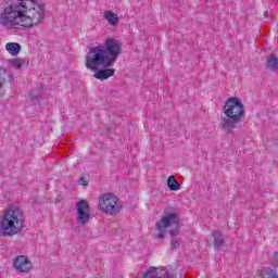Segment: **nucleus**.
<instances>
[{
  "mask_svg": "<svg viewBox=\"0 0 278 278\" xmlns=\"http://www.w3.org/2000/svg\"><path fill=\"white\" fill-rule=\"evenodd\" d=\"M45 7L36 0H7L0 25L8 29H34L45 21Z\"/></svg>",
  "mask_w": 278,
  "mask_h": 278,
  "instance_id": "f257e3e1",
  "label": "nucleus"
},
{
  "mask_svg": "<svg viewBox=\"0 0 278 278\" xmlns=\"http://www.w3.org/2000/svg\"><path fill=\"white\" fill-rule=\"evenodd\" d=\"M244 121V104L238 97L228 98L222 109V116L219 118L222 131L224 134H233L236 125Z\"/></svg>",
  "mask_w": 278,
  "mask_h": 278,
  "instance_id": "f03ea898",
  "label": "nucleus"
},
{
  "mask_svg": "<svg viewBox=\"0 0 278 278\" xmlns=\"http://www.w3.org/2000/svg\"><path fill=\"white\" fill-rule=\"evenodd\" d=\"M123 47L118 41L108 38L103 45L92 47L87 55H89V65L97 66L99 64H114L121 55Z\"/></svg>",
  "mask_w": 278,
  "mask_h": 278,
  "instance_id": "7ed1b4c3",
  "label": "nucleus"
},
{
  "mask_svg": "<svg viewBox=\"0 0 278 278\" xmlns=\"http://www.w3.org/2000/svg\"><path fill=\"white\" fill-rule=\"evenodd\" d=\"M155 229L157 240H164L166 233H169L170 238L179 236L181 227L179 226V212L177 208L167 206L156 222Z\"/></svg>",
  "mask_w": 278,
  "mask_h": 278,
  "instance_id": "20e7f679",
  "label": "nucleus"
},
{
  "mask_svg": "<svg viewBox=\"0 0 278 278\" xmlns=\"http://www.w3.org/2000/svg\"><path fill=\"white\" fill-rule=\"evenodd\" d=\"M25 227L23 211L17 206H10L0 220V230L3 236H16Z\"/></svg>",
  "mask_w": 278,
  "mask_h": 278,
  "instance_id": "39448f33",
  "label": "nucleus"
},
{
  "mask_svg": "<svg viewBox=\"0 0 278 278\" xmlns=\"http://www.w3.org/2000/svg\"><path fill=\"white\" fill-rule=\"evenodd\" d=\"M97 207L105 216H117L123 212V202L115 193L104 192L98 197Z\"/></svg>",
  "mask_w": 278,
  "mask_h": 278,
  "instance_id": "423d86ee",
  "label": "nucleus"
},
{
  "mask_svg": "<svg viewBox=\"0 0 278 278\" xmlns=\"http://www.w3.org/2000/svg\"><path fill=\"white\" fill-rule=\"evenodd\" d=\"M89 54L86 55V63L85 66L89 71H93V77L94 79H99L100 81H105V79H110V77H114V68H110L113 64L109 65H103V64H98V65H90L89 63Z\"/></svg>",
  "mask_w": 278,
  "mask_h": 278,
  "instance_id": "0eeeda50",
  "label": "nucleus"
},
{
  "mask_svg": "<svg viewBox=\"0 0 278 278\" xmlns=\"http://www.w3.org/2000/svg\"><path fill=\"white\" fill-rule=\"evenodd\" d=\"M76 218L79 225H88L90 223V204L86 200L76 203Z\"/></svg>",
  "mask_w": 278,
  "mask_h": 278,
  "instance_id": "6e6552de",
  "label": "nucleus"
},
{
  "mask_svg": "<svg viewBox=\"0 0 278 278\" xmlns=\"http://www.w3.org/2000/svg\"><path fill=\"white\" fill-rule=\"evenodd\" d=\"M164 278H177V266H167L161 270ZM160 269L150 267L147 271L143 273L142 278H162L159 276Z\"/></svg>",
  "mask_w": 278,
  "mask_h": 278,
  "instance_id": "1a4fd4ad",
  "label": "nucleus"
},
{
  "mask_svg": "<svg viewBox=\"0 0 278 278\" xmlns=\"http://www.w3.org/2000/svg\"><path fill=\"white\" fill-rule=\"evenodd\" d=\"M13 268L16 273L29 274L34 269V263L27 255H18L13 260Z\"/></svg>",
  "mask_w": 278,
  "mask_h": 278,
  "instance_id": "9d476101",
  "label": "nucleus"
},
{
  "mask_svg": "<svg viewBox=\"0 0 278 278\" xmlns=\"http://www.w3.org/2000/svg\"><path fill=\"white\" fill-rule=\"evenodd\" d=\"M256 278H278V273L274 268H262L256 270Z\"/></svg>",
  "mask_w": 278,
  "mask_h": 278,
  "instance_id": "9b49d317",
  "label": "nucleus"
},
{
  "mask_svg": "<svg viewBox=\"0 0 278 278\" xmlns=\"http://www.w3.org/2000/svg\"><path fill=\"white\" fill-rule=\"evenodd\" d=\"M8 84H12V75L8 74L5 68L0 67V90H3Z\"/></svg>",
  "mask_w": 278,
  "mask_h": 278,
  "instance_id": "f8f14e48",
  "label": "nucleus"
},
{
  "mask_svg": "<svg viewBox=\"0 0 278 278\" xmlns=\"http://www.w3.org/2000/svg\"><path fill=\"white\" fill-rule=\"evenodd\" d=\"M212 244L214 249H223L225 247V240L223 239V233L214 231L211 236Z\"/></svg>",
  "mask_w": 278,
  "mask_h": 278,
  "instance_id": "ddd939ff",
  "label": "nucleus"
},
{
  "mask_svg": "<svg viewBox=\"0 0 278 278\" xmlns=\"http://www.w3.org/2000/svg\"><path fill=\"white\" fill-rule=\"evenodd\" d=\"M103 16L105 21H108L109 25H112L113 27L118 25V14L110 10H106L104 11Z\"/></svg>",
  "mask_w": 278,
  "mask_h": 278,
  "instance_id": "4468645a",
  "label": "nucleus"
},
{
  "mask_svg": "<svg viewBox=\"0 0 278 278\" xmlns=\"http://www.w3.org/2000/svg\"><path fill=\"white\" fill-rule=\"evenodd\" d=\"M266 68L268 71H277L278 70V58L275 54H270L266 59Z\"/></svg>",
  "mask_w": 278,
  "mask_h": 278,
  "instance_id": "2eb2a0df",
  "label": "nucleus"
},
{
  "mask_svg": "<svg viewBox=\"0 0 278 278\" xmlns=\"http://www.w3.org/2000/svg\"><path fill=\"white\" fill-rule=\"evenodd\" d=\"M167 188L173 192H177V190H181V185L175 179V176L172 175L167 178Z\"/></svg>",
  "mask_w": 278,
  "mask_h": 278,
  "instance_id": "dca6fc26",
  "label": "nucleus"
},
{
  "mask_svg": "<svg viewBox=\"0 0 278 278\" xmlns=\"http://www.w3.org/2000/svg\"><path fill=\"white\" fill-rule=\"evenodd\" d=\"M5 49L11 55H17L21 52V46L16 42L7 43Z\"/></svg>",
  "mask_w": 278,
  "mask_h": 278,
  "instance_id": "f3484780",
  "label": "nucleus"
},
{
  "mask_svg": "<svg viewBox=\"0 0 278 278\" xmlns=\"http://www.w3.org/2000/svg\"><path fill=\"white\" fill-rule=\"evenodd\" d=\"M25 64V61L23 59H14L12 61V66L14 68L21 70L23 68V65Z\"/></svg>",
  "mask_w": 278,
  "mask_h": 278,
  "instance_id": "a211bd4d",
  "label": "nucleus"
},
{
  "mask_svg": "<svg viewBox=\"0 0 278 278\" xmlns=\"http://www.w3.org/2000/svg\"><path fill=\"white\" fill-rule=\"evenodd\" d=\"M179 247H180L179 240L173 239V240L170 241V248H172V249H179Z\"/></svg>",
  "mask_w": 278,
  "mask_h": 278,
  "instance_id": "6ab92c4d",
  "label": "nucleus"
},
{
  "mask_svg": "<svg viewBox=\"0 0 278 278\" xmlns=\"http://www.w3.org/2000/svg\"><path fill=\"white\" fill-rule=\"evenodd\" d=\"M80 186H88V179L85 177L80 178Z\"/></svg>",
  "mask_w": 278,
  "mask_h": 278,
  "instance_id": "aec40b11",
  "label": "nucleus"
},
{
  "mask_svg": "<svg viewBox=\"0 0 278 278\" xmlns=\"http://www.w3.org/2000/svg\"><path fill=\"white\" fill-rule=\"evenodd\" d=\"M264 16H265V17L268 16V11H265V12H264Z\"/></svg>",
  "mask_w": 278,
  "mask_h": 278,
  "instance_id": "412c9836",
  "label": "nucleus"
}]
</instances>
